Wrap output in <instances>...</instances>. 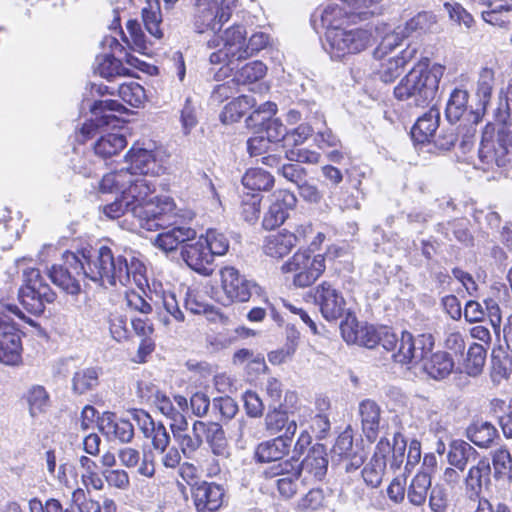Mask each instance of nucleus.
Wrapping results in <instances>:
<instances>
[{
  "mask_svg": "<svg viewBox=\"0 0 512 512\" xmlns=\"http://www.w3.org/2000/svg\"><path fill=\"white\" fill-rule=\"evenodd\" d=\"M63 264L52 265L49 269L51 281L66 293L78 295L81 291L80 278H89L102 285L126 286L133 281L143 290L148 285L146 266L136 257L114 256L112 249L106 245L93 249L83 247L76 252L65 251Z\"/></svg>",
  "mask_w": 512,
  "mask_h": 512,
  "instance_id": "nucleus-1",
  "label": "nucleus"
},
{
  "mask_svg": "<svg viewBox=\"0 0 512 512\" xmlns=\"http://www.w3.org/2000/svg\"><path fill=\"white\" fill-rule=\"evenodd\" d=\"M102 193L121 192L126 199V209L138 218L147 231H157L172 224L170 218L176 209L171 197L153 196L156 184L145 177L133 176L128 170L119 169L105 174L99 182Z\"/></svg>",
  "mask_w": 512,
  "mask_h": 512,
  "instance_id": "nucleus-2",
  "label": "nucleus"
},
{
  "mask_svg": "<svg viewBox=\"0 0 512 512\" xmlns=\"http://www.w3.org/2000/svg\"><path fill=\"white\" fill-rule=\"evenodd\" d=\"M346 13L338 5L327 6L321 14L326 28V40L332 57L343 58L366 50L372 44V31L365 28H343L341 18Z\"/></svg>",
  "mask_w": 512,
  "mask_h": 512,
  "instance_id": "nucleus-3",
  "label": "nucleus"
},
{
  "mask_svg": "<svg viewBox=\"0 0 512 512\" xmlns=\"http://www.w3.org/2000/svg\"><path fill=\"white\" fill-rule=\"evenodd\" d=\"M443 74L444 66H431L430 59L423 57L394 87L393 95L399 101L412 99L416 106H429L437 96Z\"/></svg>",
  "mask_w": 512,
  "mask_h": 512,
  "instance_id": "nucleus-4",
  "label": "nucleus"
},
{
  "mask_svg": "<svg viewBox=\"0 0 512 512\" xmlns=\"http://www.w3.org/2000/svg\"><path fill=\"white\" fill-rule=\"evenodd\" d=\"M23 276L24 281L18 291L19 301L28 313L40 316L46 304L53 303L57 295L38 268L25 269Z\"/></svg>",
  "mask_w": 512,
  "mask_h": 512,
  "instance_id": "nucleus-5",
  "label": "nucleus"
},
{
  "mask_svg": "<svg viewBox=\"0 0 512 512\" xmlns=\"http://www.w3.org/2000/svg\"><path fill=\"white\" fill-rule=\"evenodd\" d=\"M326 259L323 254L310 255L307 251H297L280 267L283 274H292V285L296 288L312 286L325 272Z\"/></svg>",
  "mask_w": 512,
  "mask_h": 512,
  "instance_id": "nucleus-6",
  "label": "nucleus"
},
{
  "mask_svg": "<svg viewBox=\"0 0 512 512\" xmlns=\"http://www.w3.org/2000/svg\"><path fill=\"white\" fill-rule=\"evenodd\" d=\"M494 132V124L488 123L485 125L478 150V157L483 170L504 167L509 162L508 154L512 146V134L500 130L495 137Z\"/></svg>",
  "mask_w": 512,
  "mask_h": 512,
  "instance_id": "nucleus-7",
  "label": "nucleus"
},
{
  "mask_svg": "<svg viewBox=\"0 0 512 512\" xmlns=\"http://www.w3.org/2000/svg\"><path fill=\"white\" fill-rule=\"evenodd\" d=\"M94 118L85 121L79 129L81 143L93 138L97 130L104 127L121 128L125 121L112 112L126 113L127 109L117 100H96L90 108Z\"/></svg>",
  "mask_w": 512,
  "mask_h": 512,
  "instance_id": "nucleus-8",
  "label": "nucleus"
},
{
  "mask_svg": "<svg viewBox=\"0 0 512 512\" xmlns=\"http://www.w3.org/2000/svg\"><path fill=\"white\" fill-rule=\"evenodd\" d=\"M220 288L223 293L221 303L224 306L246 303L252 296L256 283L248 280L234 266H224L219 271Z\"/></svg>",
  "mask_w": 512,
  "mask_h": 512,
  "instance_id": "nucleus-9",
  "label": "nucleus"
},
{
  "mask_svg": "<svg viewBox=\"0 0 512 512\" xmlns=\"http://www.w3.org/2000/svg\"><path fill=\"white\" fill-rule=\"evenodd\" d=\"M312 297L325 320L337 321L345 315L346 300L343 293L332 282L324 280L317 284L313 289Z\"/></svg>",
  "mask_w": 512,
  "mask_h": 512,
  "instance_id": "nucleus-10",
  "label": "nucleus"
},
{
  "mask_svg": "<svg viewBox=\"0 0 512 512\" xmlns=\"http://www.w3.org/2000/svg\"><path fill=\"white\" fill-rule=\"evenodd\" d=\"M127 168L133 176H159L165 173V166L158 157L156 150L140 147L138 142L134 143L124 156Z\"/></svg>",
  "mask_w": 512,
  "mask_h": 512,
  "instance_id": "nucleus-11",
  "label": "nucleus"
},
{
  "mask_svg": "<svg viewBox=\"0 0 512 512\" xmlns=\"http://www.w3.org/2000/svg\"><path fill=\"white\" fill-rule=\"evenodd\" d=\"M109 47L112 51V54H105L100 57L98 62V72L99 74L106 78L110 79L116 76H126L129 75V69L125 68L122 64V61L115 57V54L123 55L125 62L135 68H141L142 61H140L137 57L131 55L126 51V47L119 43V41L111 37L109 41Z\"/></svg>",
  "mask_w": 512,
  "mask_h": 512,
  "instance_id": "nucleus-12",
  "label": "nucleus"
},
{
  "mask_svg": "<svg viewBox=\"0 0 512 512\" xmlns=\"http://www.w3.org/2000/svg\"><path fill=\"white\" fill-rule=\"evenodd\" d=\"M277 106L273 102L267 101L262 106L255 109L247 118L248 126H259L260 131H265L267 141L278 142L285 139L287 129L279 119L272 116L276 113Z\"/></svg>",
  "mask_w": 512,
  "mask_h": 512,
  "instance_id": "nucleus-13",
  "label": "nucleus"
},
{
  "mask_svg": "<svg viewBox=\"0 0 512 512\" xmlns=\"http://www.w3.org/2000/svg\"><path fill=\"white\" fill-rule=\"evenodd\" d=\"M192 500L197 512H216L226 502V491L221 484L202 481L191 488Z\"/></svg>",
  "mask_w": 512,
  "mask_h": 512,
  "instance_id": "nucleus-14",
  "label": "nucleus"
},
{
  "mask_svg": "<svg viewBox=\"0 0 512 512\" xmlns=\"http://www.w3.org/2000/svg\"><path fill=\"white\" fill-rule=\"evenodd\" d=\"M353 441L354 432L352 427L348 425L338 435L331 450L333 457H336L339 462L345 463V471L347 473L359 469L366 458L363 449H356Z\"/></svg>",
  "mask_w": 512,
  "mask_h": 512,
  "instance_id": "nucleus-15",
  "label": "nucleus"
},
{
  "mask_svg": "<svg viewBox=\"0 0 512 512\" xmlns=\"http://www.w3.org/2000/svg\"><path fill=\"white\" fill-rule=\"evenodd\" d=\"M181 256L184 262L195 272L204 276L212 274L214 257L209 247H207V241L201 235L195 242L185 244L182 247Z\"/></svg>",
  "mask_w": 512,
  "mask_h": 512,
  "instance_id": "nucleus-16",
  "label": "nucleus"
},
{
  "mask_svg": "<svg viewBox=\"0 0 512 512\" xmlns=\"http://www.w3.org/2000/svg\"><path fill=\"white\" fill-rule=\"evenodd\" d=\"M297 474H307L305 479L319 482L323 480L328 470V457L323 444L316 443L308 451L300 464L295 465Z\"/></svg>",
  "mask_w": 512,
  "mask_h": 512,
  "instance_id": "nucleus-17",
  "label": "nucleus"
},
{
  "mask_svg": "<svg viewBox=\"0 0 512 512\" xmlns=\"http://www.w3.org/2000/svg\"><path fill=\"white\" fill-rule=\"evenodd\" d=\"M491 466L486 457L480 458L472 465L464 478L465 495L472 501H476L482 495L484 489L491 484Z\"/></svg>",
  "mask_w": 512,
  "mask_h": 512,
  "instance_id": "nucleus-18",
  "label": "nucleus"
},
{
  "mask_svg": "<svg viewBox=\"0 0 512 512\" xmlns=\"http://www.w3.org/2000/svg\"><path fill=\"white\" fill-rule=\"evenodd\" d=\"M294 237L291 231L283 228L267 234L262 239L261 252L272 261H280L288 256L293 250Z\"/></svg>",
  "mask_w": 512,
  "mask_h": 512,
  "instance_id": "nucleus-19",
  "label": "nucleus"
},
{
  "mask_svg": "<svg viewBox=\"0 0 512 512\" xmlns=\"http://www.w3.org/2000/svg\"><path fill=\"white\" fill-rule=\"evenodd\" d=\"M200 430L202 438L215 456L228 458L230 456V446L226 438L225 430L222 425L214 421H194V431Z\"/></svg>",
  "mask_w": 512,
  "mask_h": 512,
  "instance_id": "nucleus-20",
  "label": "nucleus"
},
{
  "mask_svg": "<svg viewBox=\"0 0 512 512\" xmlns=\"http://www.w3.org/2000/svg\"><path fill=\"white\" fill-rule=\"evenodd\" d=\"M176 209L173 212V216L170 218L172 224L163 227L162 229H170L159 233L155 239V244L158 248L170 252L178 248L179 245L193 240L196 236V231L188 226L177 225L176 220Z\"/></svg>",
  "mask_w": 512,
  "mask_h": 512,
  "instance_id": "nucleus-21",
  "label": "nucleus"
},
{
  "mask_svg": "<svg viewBox=\"0 0 512 512\" xmlns=\"http://www.w3.org/2000/svg\"><path fill=\"white\" fill-rule=\"evenodd\" d=\"M264 427L269 435L290 439L294 438L297 431V423L294 419H289L284 404H279L268 410L264 418Z\"/></svg>",
  "mask_w": 512,
  "mask_h": 512,
  "instance_id": "nucleus-22",
  "label": "nucleus"
},
{
  "mask_svg": "<svg viewBox=\"0 0 512 512\" xmlns=\"http://www.w3.org/2000/svg\"><path fill=\"white\" fill-rule=\"evenodd\" d=\"M358 415L362 433L369 443H374L379 438L381 428V408L372 399H364L359 403Z\"/></svg>",
  "mask_w": 512,
  "mask_h": 512,
  "instance_id": "nucleus-23",
  "label": "nucleus"
},
{
  "mask_svg": "<svg viewBox=\"0 0 512 512\" xmlns=\"http://www.w3.org/2000/svg\"><path fill=\"white\" fill-rule=\"evenodd\" d=\"M440 112L431 107L427 112L417 118L410 130V136L415 145L425 146L431 144L439 128Z\"/></svg>",
  "mask_w": 512,
  "mask_h": 512,
  "instance_id": "nucleus-24",
  "label": "nucleus"
},
{
  "mask_svg": "<svg viewBox=\"0 0 512 512\" xmlns=\"http://www.w3.org/2000/svg\"><path fill=\"white\" fill-rule=\"evenodd\" d=\"M293 439L287 437H274L260 442L254 450L256 463L264 464L283 459L289 454Z\"/></svg>",
  "mask_w": 512,
  "mask_h": 512,
  "instance_id": "nucleus-25",
  "label": "nucleus"
},
{
  "mask_svg": "<svg viewBox=\"0 0 512 512\" xmlns=\"http://www.w3.org/2000/svg\"><path fill=\"white\" fill-rule=\"evenodd\" d=\"M22 340L14 327L8 325L0 332V362L9 366L22 364Z\"/></svg>",
  "mask_w": 512,
  "mask_h": 512,
  "instance_id": "nucleus-26",
  "label": "nucleus"
},
{
  "mask_svg": "<svg viewBox=\"0 0 512 512\" xmlns=\"http://www.w3.org/2000/svg\"><path fill=\"white\" fill-rule=\"evenodd\" d=\"M170 429L178 448L186 459H192L196 452L203 445L201 431H194V423L192 424L191 433H188L187 419L179 424H170Z\"/></svg>",
  "mask_w": 512,
  "mask_h": 512,
  "instance_id": "nucleus-27",
  "label": "nucleus"
},
{
  "mask_svg": "<svg viewBox=\"0 0 512 512\" xmlns=\"http://www.w3.org/2000/svg\"><path fill=\"white\" fill-rule=\"evenodd\" d=\"M152 407L165 418L171 420L170 424H179L186 420L183 412L188 409V400L182 394H175L171 398L163 391Z\"/></svg>",
  "mask_w": 512,
  "mask_h": 512,
  "instance_id": "nucleus-28",
  "label": "nucleus"
},
{
  "mask_svg": "<svg viewBox=\"0 0 512 512\" xmlns=\"http://www.w3.org/2000/svg\"><path fill=\"white\" fill-rule=\"evenodd\" d=\"M128 145L127 138L121 133H105L101 135L93 144L94 154L106 161L118 156Z\"/></svg>",
  "mask_w": 512,
  "mask_h": 512,
  "instance_id": "nucleus-29",
  "label": "nucleus"
},
{
  "mask_svg": "<svg viewBox=\"0 0 512 512\" xmlns=\"http://www.w3.org/2000/svg\"><path fill=\"white\" fill-rule=\"evenodd\" d=\"M100 427L107 436L121 443H129L134 437L132 423L129 420L117 418L113 412L104 413Z\"/></svg>",
  "mask_w": 512,
  "mask_h": 512,
  "instance_id": "nucleus-30",
  "label": "nucleus"
},
{
  "mask_svg": "<svg viewBox=\"0 0 512 512\" xmlns=\"http://www.w3.org/2000/svg\"><path fill=\"white\" fill-rule=\"evenodd\" d=\"M242 185L250 193H258L271 191L275 185L274 176L259 167H252L246 170L241 179Z\"/></svg>",
  "mask_w": 512,
  "mask_h": 512,
  "instance_id": "nucleus-31",
  "label": "nucleus"
},
{
  "mask_svg": "<svg viewBox=\"0 0 512 512\" xmlns=\"http://www.w3.org/2000/svg\"><path fill=\"white\" fill-rule=\"evenodd\" d=\"M454 366L451 354L447 351H437L424 362L423 369L431 378L441 380L453 372Z\"/></svg>",
  "mask_w": 512,
  "mask_h": 512,
  "instance_id": "nucleus-32",
  "label": "nucleus"
},
{
  "mask_svg": "<svg viewBox=\"0 0 512 512\" xmlns=\"http://www.w3.org/2000/svg\"><path fill=\"white\" fill-rule=\"evenodd\" d=\"M431 484L432 477L429 471L420 470L417 472L407 488L409 503L417 507L423 506L427 500Z\"/></svg>",
  "mask_w": 512,
  "mask_h": 512,
  "instance_id": "nucleus-33",
  "label": "nucleus"
},
{
  "mask_svg": "<svg viewBox=\"0 0 512 512\" xmlns=\"http://www.w3.org/2000/svg\"><path fill=\"white\" fill-rule=\"evenodd\" d=\"M256 103V100L248 95L233 98L221 111V122L223 124L238 122L249 110L256 106Z\"/></svg>",
  "mask_w": 512,
  "mask_h": 512,
  "instance_id": "nucleus-34",
  "label": "nucleus"
},
{
  "mask_svg": "<svg viewBox=\"0 0 512 512\" xmlns=\"http://www.w3.org/2000/svg\"><path fill=\"white\" fill-rule=\"evenodd\" d=\"M72 501L77 504L78 512H117V504L112 498L103 497L100 503L93 498H86L82 488L73 491Z\"/></svg>",
  "mask_w": 512,
  "mask_h": 512,
  "instance_id": "nucleus-35",
  "label": "nucleus"
},
{
  "mask_svg": "<svg viewBox=\"0 0 512 512\" xmlns=\"http://www.w3.org/2000/svg\"><path fill=\"white\" fill-rule=\"evenodd\" d=\"M466 435L478 447L487 448L494 442L498 433L490 422L475 420L467 427Z\"/></svg>",
  "mask_w": 512,
  "mask_h": 512,
  "instance_id": "nucleus-36",
  "label": "nucleus"
},
{
  "mask_svg": "<svg viewBox=\"0 0 512 512\" xmlns=\"http://www.w3.org/2000/svg\"><path fill=\"white\" fill-rule=\"evenodd\" d=\"M487 349L479 343L469 345L466 357L462 359V369L469 376H478L482 373L486 362Z\"/></svg>",
  "mask_w": 512,
  "mask_h": 512,
  "instance_id": "nucleus-37",
  "label": "nucleus"
},
{
  "mask_svg": "<svg viewBox=\"0 0 512 512\" xmlns=\"http://www.w3.org/2000/svg\"><path fill=\"white\" fill-rule=\"evenodd\" d=\"M477 456L478 452L463 440L453 441L447 454L450 465L460 471H464L470 459H475Z\"/></svg>",
  "mask_w": 512,
  "mask_h": 512,
  "instance_id": "nucleus-38",
  "label": "nucleus"
},
{
  "mask_svg": "<svg viewBox=\"0 0 512 512\" xmlns=\"http://www.w3.org/2000/svg\"><path fill=\"white\" fill-rule=\"evenodd\" d=\"M263 196L258 193H244L241 196L238 213L241 219L248 224L254 225L258 222L261 213Z\"/></svg>",
  "mask_w": 512,
  "mask_h": 512,
  "instance_id": "nucleus-39",
  "label": "nucleus"
},
{
  "mask_svg": "<svg viewBox=\"0 0 512 512\" xmlns=\"http://www.w3.org/2000/svg\"><path fill=\"white\" fill-rule=\"evenodd\" d=\"M436 15L431 11H421L406 21L403 35L408 37L412 34H425L430 32L436 25Z\"/></svg>",
  "mask_w": 512,
  "mask_h": 512,
  "instance_id": "nucleus-40",
  "label": "nucleus"
},
{
  "mask_svg": "<svg viewBox=\"0 0 512 512\" xmlns=\"http://www.w3.org/2000/svg\"><path fill=\"white\" fill-rule=\"evenodd\" d=\"M394 362L407 365L418 358L415 346V338L409 331H402L398 341V347L392 354Z\"/></svg>",
  "mask_w": 512,
  "mask_h": 512,
  "instance_id": "nucleus-41",
  "label": "nucleus"
},
{
  "mask_svg": "<svg viewBox=\"0 0 512 512\" xmlns=\"http://www.w3.org/2000/svg\"><path fill=\"white\" fill-rule=\"evenodd\" d=\"M469 94L464 89L455 88L448 99L445 113L450 122H457L467 110Z\"/></svg>",
  "mask_w": 512,
  "mask_h": 512,
  "instance_id": "nucleus-42",
  "label": "nucleus"
},
{
  "mask_svg": "<svg viewBox=\"0 0 512 512\" xmlns=\"http://www.w3.org/2000/svg\"><path fill=\"white\" fill-rule=\"evenodd\" d=\"M117 92L124 103L134 108L141 107L147 100L145 89L136 81L122 83Z\"/></svg>",
  "mask_w": 512,
  "mask_h": 512,
  "instance_id": "nucleus-43",
  "label": "nucleus"
},
{
  "mask_svg": "<svg viewBox=\"0 0 512 512\" xmlns=\"http://www.w3.org/2000/svg\"><path fill=\"white\" fill-rule=\"evenodd\" d=\"M127 30L130 35V40L123 31H121V35L128 48L144 55L149 54L150 48L140 23L137 20H129L127 22Z\"/></svg>",
  "mask_w": 512,
  "mask_h": 512,
  "instance_id": "nucleus-44",
  "label": "nucleus"
},
{
  "mask_svg": "<svg viewBox=\"0 0 512 512\" xmlns=\"http://www.w3.org/2000/svg\"><path fill=\"white\" fill-rule=\"evenodd\" d=\"M327 507V499L321 488L310 489L295 506L297 512H320Z\"/></svg>",
  "mask_w": 512,
  "mask_h": 512,
  "instance_id": "nucleus-45",
  "label": "nucleus"
},
{
  "mask_svg": "<svg viewBox=\"0 0 512 512\" xmlns=\"http://www.w3.org/2000/svg\"><path fill=\"white\" fill-rule=\"evenodd\" d=\"M25 399L32 416L45 412L50 406V396L42 385L32 386L25 394Z\"/></svg>",
  "mask_w": 512,
  "mask_h": 512,
  "instance_id": "nucleus-46",
  "label": "nucleus"
},
{
  "mask_svg": "<svg viewBox=\"0 0 512 512\" xmlns=\"http://www.w3.org/2000/svg\"><path fill=\"white\" fill-rule=\"evenodd\" d=\"M267 72L266 65L259 61H251L243 65L234 75L236 81L240 84L254 83L262 79Z\"/></svg>",
  "mask_w": 512,
  "mask_h": 512,
  "instance_id": "nucleus-47",
  "label": "nucleus"
},
{
  "mask_svg": "<svg viewBox=\"0 0 512 512\" xmlns=\"http://www.w3.org/2000/svg\"><path fill=\"white\" fill-rule=\"evenodd\" d=\"M98 372L95 368H85L75 372L72 389L77 394H85L98 385Z\"/></svg>",
  "mask_w": 512,
  "mask_h": 512,
  "instance_id": "nucleus-48",
  "label": "nucleus"
},
{
  "mask_svg": "<svg viewBox=\"0 0 512 512\" xmlns=\"http://www.w3.org/2000/svg\"><path fill=\"white\" fill-rule=\"evenodd\" d=\"M201 237L207 241V247L211 250L213 257L223 256L229 250V240L226 235L215 228H209Z\"/></svg>",
  "mask_w": 512,
  "mask_h": 512,
  "instance_id": "nucleus-49",
  "label": "nucleus"
},
{
  "mask_svg": "<svg viewBox=\"0 0 512 512\" xmlns=\"http://www.w3.org/2000/svg\"><path fill=\"white\" fill-rule=\"evenodd\" d=\"M492 463L496 478L512 479V457L507 448L497 449L493 454Z\"/></svg>",
  "mask_w": 512,
  "mask_h": 512,
  "instance_id": "nucleus-50",
  "label": "nucleus"
},
{
  "mask_svg": "<svg viewBox=\"0 0 512 512\" xmlns=\"http://www.w3.org/2000/svg\"><path fill=\"white\" fill-rule=\"evenodd\" d=\"M495 83V71L489 67H483L479 71L476 94L483 102H488L493 93Z\"/></svg>",
  "mask_w": 512,
  "mask_h": 512,
  "instance_id": "nucleus-51",
  "label": "nucleus"
},
{
  "mask_svg": "<svg viewBox=\"0 0 512 512\" xmlns=\"http://www.w3.org/2000/svg\"><path fill=\"white\" fill-rule=\"evenodd\" d=\"M142 19L145 29L155 39L160 40L163 38V30L161 28L162 15L161 9L159 8H143Z\"/></svg>",
  "mask_w": 512,
  "mask_h": 512,
  "instance_id": "nucleus-52",
  "label": "nucleus"
},
{
  "mask_svg": "<svg viewBox=\"0 0 512 512\" xmlns=\"http://www.w3.org/2000/svg\"><path fill=\"white\" fill-rule=\"evenodd\" d=\"M301 475L297 474L295 466L290 470L289 474L284 475L276 480V487L280 497L291 499L298 493V480Z\"/></svg>",
  "mask_w": 512,
  "mask_h": 512,
  "instance_id": "nucleus-53",
  "label": "nucleus"
},
{
  "mask_svg": "<svg viewBox=\"0 0 512 512\" xmlns=\"http://www.w3.org/2000/svg\"><path fill=\"white\" fill-rule=\"evenodd\" d=\"M385 469L386 466L382 465V462L376 459H370L361 471L362 478L366 485L371 488L379 487L382 483Z\"/></svg>",
  "mask_w": 512,
  "mask_h": 512,
  "instance_id": "nucleus-54",
  "label": "nucleus"
},
{
  "mask_svg": "<svg viewBox=\"0 0 512 512\" xmlns=\"http://www.w3.org/2000/svg\"><path fill=\"white\" fill-rule=\"evenodd\" d=\"M245 33L241 26H232L224 31L223 46L230 51V49L237 50L235 54L238 60V55L244 53L245 48Z\"/></svg>",
  "mask_w": 512,
  "mask_h": 512,
  "instance_id": "nucleus-55",
  "label": "nucleus"
},
{
  "mask_svg": "<svg viewBox=\"0 0 512 512\" xmlns=\"http://www.w3.org/2000/svg\"><path fill=\"white\" fill-rule=\"evenodd\" d=\"M163 308L167 314L171 317H163L162 322L164 325H169L171 321L182 323L185 320V315L179 307V303L176 296L172 292H163L162 294Z\"/></svg>",
  "mask_w": 512,
  "mask_h": 512,
  "instance_id": "nucleus-56",
  "label": "nucleus"
},
{
  "mask_svg": "<svg viewBox=\"0 0 512 512\" xmlns=\"http://www.w3.org/2000/svg\"><path fill=\"white\" fill-rule=\"evenodd\" d=\"M404 67L396 56L382 62L377 70L379 79L384 83L394 82L402 73Z\"/></svg>",
  "mask_w": 512,
  "mask_h": 512,
  "instance_id": "nucleus-57",
  "label": "nucleus"
},
{
  "mask_svg": "<svg viewBox=\"0 0 512 512\" xmlns=\"http://www.w3.org/2000/svg\"><path fill=\"white\" fill-rule=\"evenodd\" d=\"M162 392L163 390L151 381L140 380L137 382L136 396L142 404L153 406Z\"/></svg>",
  "mask_w": 512,
  "mask_h": 512,
  "instance_id": "nucleus-58",
  "label": "nucleus"
},
{
  "mask_svg": "<svg viewBox=\"0 0 512 512\" xmlns=\"http://www.w3.org/2000/svg\"><path fill=\"white\" fill-rule=\"evenodd\" d=\"M510 6L500 5L499 7L482 12V19L492 25L500 28H506L510 24L509 13Z\"/></svg>",
  "mask_w": 512,
  "mask_h": 512,
  "instance_id": "nucleus-59",
  "label": "nucleus"
},
{
  "mask_svg": "<svg viewBox=\"0 0 512 512\" xmlns=\"http://www.w3.org/2000/svg\"><path fill=\"white\" fill-rule=\"evenodd\" d=\"M444 348L453 357L463 358L466 349L465 336L459 330H453L446 334Z\"/></svg>",
  "mask_w": 512,
  "mask_h": 512,
  "instance_id": "nucleus-60",
  "label": "nucleus"
},
{
  "mask_svg": "<svg viewBox=\"0 0 512 512\" xmlns=\"http://www.w3.org/2000/svg\"><path fill=\"white\" fill-rule=\"evenodd\" d=\"M289 218V214L281 208L269 205L262 218V228L266 231H273L281 227Z\"/></svg>",
  "mask_w": 512,
  "mask_h": 512,
  "instance_id": "nucleus-61",
  "label": "nucleus"
},
{
  "mask_svg": "<svg viewBox=\"0 0 512 512\" xmlns=\"http://www.w3.org/2000/svg\"><path fill=\"white\" fill-rule=\"evenodd\" d=\"M145 437L150 438L153 448L161 453L166 451L171 441L165 425L160 421L153 426V429Z\"/></svg>",
  "mask_w": 512,
  "mask_h": 512,
  "instance_id": "nucleus-62",
  "label": "nucleus"
},
{
  "mask_svg": "<svg viewBox=\"0 0 512 512\" xmlns=\"http://www.w3.org/2000/svg\"><path fill=\"white\" fill-rule=\"evenodd\" d=\"M238 86L239 83L234 77L229 81L216 85L210 96L211 101L217 105L223 103L238 92Z\"/></svg>",
  "mask_w": 512,
  "mask_h": 512,
  "instance_id": "nucleus-63",
  "label": "nucleus"
},
{
  "mask_svg": "<svg viewBox=\"0 0 512 512\" xmlns=\"http://www.w3.org/2000/svg\"><path fill=\"white\" fill-rule=\"evenodd\" d=\"M102 474L109 487L123 491L130 487V477L124 469H106Z\"/></svg>",
  "mask_w": 512,
  "mask_h": 512,
  "instance_id": "nucleus-64",
  "label": "nucleus"
}]
</instances>
